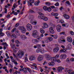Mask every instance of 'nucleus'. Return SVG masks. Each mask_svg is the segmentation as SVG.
<instances>
[{
	"mask_svg": "<svg viewBox=\"0 0 74 74\" xmlns=\"http://www.w3.org/2000/svg\"><path fill=\"white\" fill-rule=\"evenodd\" d=\"M38 13L40 15V19H43V20H44V21H48V18L44 16V14L40 12H38Z\"/></svg>",
	"mask_w": 74,
	"mask_h": 74,
	"instance_id": "nucleus-1",
	"label": "nucleus"
},
{
	"mask_svg": "<svg viewBox=\"0 0 74 74\" xmlns=\"http://www.w3.org/2000/svg\"><path fill=\"white\" fill-rule=\"evenodd\" d=\"M32 36L34 38H37L39 36L37 31L36 30H34L33 31Z\"/></svg>",
	"mask_w": 74,
	"mask_h": 74,
	"instance_id": "nucleus-2",
	"label": "nucleus"
},
{
	"mask_svg": "<svg viewBox=\"0 0 74 74\" xmlns=\"http://www.w3.org/2000/svg\"><path fill=\"white\" fill-rule=\"evenodd\" d=\"M24 55V52L23 51H19L17 53V56L18 58H21L22 57V56Z\"/></svg>",
	"mask_w": 74,
	"mask_h": 74,
	"instance_id": "nucleus-3",
	"label": "nucleus"
},
{
	"mask_svg": "<svg viewBox=\"0 0 74 74\" xmlns=\"http://www.w3.org/2000/svg\"><path fill=\"white\" fill-rule=\"evenodd\" d=\"M27 29L28 31H30L32 30V26L30 24H28L26 26Z\"/></svg>",
	"mask_w": 74,
	"mask_h": 74,
	"instance_id": "nucleus-4",
	"label": "nucleus"
},
{
	"mask_svg": "<svg viewBox=\"0 0 74 74\" xmlns=\"http://www.w3.org/2000/svg\"><path fill=\"white\" fill-rule=\"evenodd\" d=\"M49 31L51 34H54L55 33V31L53 30V28L52 27H50L49 29Z\"/></svg>",
	"mask_w": 74,
	"mask_h": 74,
	"instance_id": "nucleus-5",
	"label": "nucleus"
},
{
	"mask_svg": "<svg viewBox=\"0 0 74 74\" xmlns=\"http://www.w3.org/2000/svg\"><path fill=\"white\" fill-rule=\"evenodd\" d=\"M62 28H61V26L60 25H58L57 26L56 29L58 32H60V29Z\"/></svg>",
	"mask_w": 74,
	"mask_h": 74,
	"instance_id": "nucleus-6",
	"label": "nucleus"
},
{
	"mask_svg": "<svg viewBox=\"0 0 74 74\" xmlns=\"http://www.w3.org/2000/svg\"><path fill=\"white\" fill-rule=\"evenodd\" d=\"M47 60H49L50 59L51 60V56L49 55H47L45 56Z\"/></svg>",
	"mask_w": 74,
	"mask_h": 74,
	"instance_id": "nucleus-7",
	"label": "nucleus"
},
{
	"mask_svg": "<svg viewBox=\"0 0 74 74\" xmlns=\"http://www.w3.org/2000/svg\"><path fill=\"white\" fill-rule=\"evenodd\" d=\"M29 59L30 61H33V60H34L36 59V58L34 56H30Z\"/></svg>",
	"mask_w": 74,
	"mask_h": 74,
	"instance_id": "nucleus-8",
	"label": "nucleus"
},
{
	"mask_svg": "<svg viewBox=\"0 0 74 74\" xmlns=\"http://www.w3.org/2000/svg\"><path fill=\"white\" fill-rule=\"evenodd\" d=\"M64 69V68L62 67H59L58 68L57 70L59 72H60V73H61L62 71V70Z\"/></svg>",
	"mask_w": 74,
	"mask_h": 74,
	"instance_id": "nucleus-9",
	"label": "nucleus"
},
{
	"mask_svg": "<svg viewBox=\"0 0 74 74\" xmlns=\"http://www.w3.org/2000/svg\"><path fill=\"white\" fill-rule=\"evenodd\" d=\"M43 58L42 57V55H40L38 58V60L39 62H40L42 60Z\"/></svg>",
	"mask_w": 74,
	"mask_h": 74,
	"instance_id": "nucleus-10",
	"label": "nucleus"
},
{
	"mask_svg": "<svg viewBox=\"0 0 74 74\" xmlns=\"http://www.w3.org/2000/svg\"><path fill=\"white\" fill-rule=\"evenodd\" d=\"M59 50V49L58 47L54 48L53 49V52H58Z\"/></svg>",
	"mask_w": 74,
	"mask_h": 74,
	"instance_id": "nucleus-11",
	"label": "nucleus"
},
{
	"mask_svg": "<svg viewBox=\"0 0 74 74\" xmlns=\"http://www.w3.org/2000/svg\"><path fill=\"white\" fill-rule=\"evenodd\" d=\"M67 39L68 41L69 42H72V41H73L72 38H71V37H68L67 38Z\"/></svg>",
	"mask_w": 74,
	"mask_h": 74,
	"instance_id": "nucleus-12",
	"label": "nucleus"
},
{
	"mask_svg": "<svg viewBox=\"0 0 74 74\" xmlns=\"http://www.w3.org/2000/svg\"><path fill=\"white\" fill-rule=\"evenodd\" d=\"M63 16L65 19H69L70 18V16L67 14H64L63 15Z\"/></svg>",
	"mask_w": 74,
	"mask_h": 74,
	"instance_id": "nucleus-13",
	"label": "nucleus"
},
{
	"mask_svg": "<svg viewBox=\"0 0 74 74\" xmlns=\"http://www.w3.org/2000/svg\"><path fill=\"white\" fill-rule=\"evenodd\" d=\"M23 73L24 74H27L28 72L27 71V69L26 68H24L23 69Z\"/></svg>",
	"mask_w": 74,
	"mask_h": 74,
	"instance_id": "nucleus-14",
	"label": "nucleus"
},
{
	"mask_svg": "<svg viewBox=\"0 0 74 74\" xmlns=\"http://www.w3.org/2000/svg\"><path fill=\"white\" fill-rule=\"evenodd\" d=\"M51 61H53L54 62H56V58L55 57H52L51 58Z\"/></svg>",
	"mask_w": 74,
	"mask_h": 74,
	"instance_id": "nucleus-15",
	"label": "nucleus"
},
{
	"mask_svg": "<svg viewBox=\"0 0 74 74\" xmlns=\"http://www.w3.org/2000/svg\"><path fill=\"white\" fill-rule=\"evenodd\" d=\"M49 66H54L55 65V63L53 62H49L48 63Z\"/></svg>",
	"mask_w": 74,
	"mask_h": 74,
	"instance_id": "nucleus-16",
	"label": "nucleus"
},
{
	"mask_svg": "<svg viewBox=\"0 0 74 74\" xmlns=\"http://www.w3.org/2000/svg\"><path fill=\"white\" fill-rule=\"evenodd\" d=\"M2 31H3V29H1L0 30V35H1V37H2L3 36H4V34L2 32ZM2 34V35H1Z\"/></svg>",
	"mask_w": 74,
	"mask_h": 74,
	"instance_id": "nucleus-17",
	"label": "nucleus"
},
{
	"mask_svg": "<svg viewBox=\"0 0 74 74\" xmlns=\"http://www.w3.org/2000/svg\"><path fill=\"white\" fill-rule=\"evenodd\" d=\"M72 48V46H71V45L69 44L67 46V49H71Z\"/></svg>",
	"mask_w": 74,
	"mask_h": 74,
	"instance_id": "nucleus-18",
	"label": "nucleus"
},
{
	"mask_svg": "<svg viewBox=\"0 0 74 74\" xmlns=\"http://www.w3.org/2000/svg\"><path fill=\"white\" fill-rule=\"evenodd\" d=\"M15 33L16 35L17 36H20V34L19 33V32L18 30L17 29H16V32H15Z\"/></svg>",
	"mask_w": 74,
	"mask_h": 74,
	"instance_id": "nucleus-19",
	"label": "nucleus"
},
{
	"mask_svg": "<svg viewBox=\"0 0 74 74\" xmlns=\"http://www.w3.org/2000/svg\"><path fill=\"white\" fill-rule=\"evenodd\" d=\"M40 32L42 34H44V33H45V31L42 28L40 29Z\"/></svg>",
	"mask_w": 74,
	"mask_h": 74,
	"instance_id": "nucleus-20",
	"label": "nucleus"
},
{
	"mask_svg": "<svg viewBox=\"0 0 74 74\" xmlns=\"http://www.w3.org/2000/svg\"><path fill=\"white\" fill-rule=\"evenodd\" d=\"M43 25L44 27L45 28H48V25L47 24V23H44Z\"/></svg>",
	"mask_w": 74,
	"mask_h": 74,
	"instance_id": "nucleus-21",
	"label": "nucleus"
},
{
	"mask_svg": "<svg viewBox=\"0 0 74 74\" xmlns=\"http://www.w3.org/2000/svg\"><path fill=\"white\" fill-rule=\"evenodd\" d=\"M25 27H24L22 26H19L18 27V29H19V30H22Z\"/></svg>",
	"mask_w": 74,
	"mask_h": 74,
	"instance_id": "nucleus-22",
	"label": "nucleus"
},
{
	"mask_svg": "<svg viewBox=\"0 0 74 74\" xmlns=\"http://www.w3.org/2000/svg\"><path fill=\"white\" fill-rule=\"evenodd\" d=\"M40 2V1L38 0V1L34 3V5H38Z\"/></svg>",
	"mask_w": 74,
	"mask_h": 74,
	"instance_id": "nucleus-23",
	"label": "nucleus"
},
{
	"mask_svg": "<svg viewBox=\"0 0 74 74\" xmlns=\"http://www.w3.org/2000/svg\"><path fill=\"white\" fill-rule=\"evenodd\" d=\"M21 30V32L22 33H23V34H24V33H26V29H25V28Z\"/></svg>",
	"mask_w": 74,
	"mask_h": 74,
	"instance_id": "nucleus-24",
	"label": "nucleus"
},
{
	"mask_svg": "<svg viewBox=\"0 0 74 74\" xmlns=\"http://www.w3.org/2000/svg\"><path fill=\"white\" fill-rule=\"evenodd\" d=\"M29 19H33L34 18V16L32 15H30L29 16Z\"/></svg>",
	"mask_w": 74,
	"mask_h": 74,
	"instance_id": "nucleus-25",
	"label": "nucleus"
},
{
	"mask_svg": "<svg viewBox=\"0 0 74 74\" xmlns=\"http://www.w3.org/2000/svg\"><path fill=\"white\" fill-rule=\"evenodd\" d=\"M21 37L22 39H23L24 38L25 39V38H26V37L24 35H22Z\"/></svg>",
	"mask_w": 74,
	"mask_h": 74,
	"instance_id": "nucleus-26",
	"label": "nucleus"
},
{
	"mask_svg": "<svg viewBox=\"0 0 74 74\" xmlns=\"http://www.w3.org/2000/svg\"><path fill=\"white\" fill-rule=\"evenodd\" d=\"M65 51H66V50H65V49H61L60 51V52L61 53H62V52H65Z\"/></svg>",
	"mask_w": 74,
	"mask_h": 74,
	"instance_id": "nucleus-27",
	"label": "nucleus"
},
{
	"mask_svg": "<svg viewBox=\"0 0 74 74\" xmlns=\"http://www.w3.org/2000/svg\"><path fill=\"white\" fill-rule=\"evenodd\" d=\"M43 10H45V11H47V9H48V7L47 6H45L43 7Z\"/></svg>",
	"mask_w": 74,
	"mask_h": 74,
	"instance_id": "nucleus-28",
	"label": "nucleus"
},
{
	"mask_svg": "<svg viewBox=\"0 0 74 74\" xmlns=\"http://www.w3.org/2000/svg\"><path fill=\"white\" fill-rule=\"evenodd\" d=\"M67 56L66 54H64L62 56H61V57H62V58L63 59H65L66 58Z\"/></svg>",
	"mask_w": 74,
	"mask_h": 74,
	"instance_id": "nucleus-29",
	"label": "nucleus"
},
{
	"mask_svg": "<svg viewBox=\"0 0 74 74\" xmlns=\"http://www.w3.org/2000/svg\"><path fill=\"white\" fill-rule=\"evenodd\" d=\"M52 10V9L49 7L47 8V11H49V12L51 11Z\"/></svg>",
	"mask_w": 74,
	"mask_h": 74,
	"instance_id": "nucleus-30",
	"label": "nucleus"
},
{
	"mask_svg": "<svg viewBox=\"0 0 74 74\" xmlns=\"http://www.w3.org/2000/svg\"><path fill=\"white\" fill-rule=\"evenodd\" d=\"M48 40H49V41L51 42V41H52V40H53V38L52 37H49L48 38Z\"/></svg>",
	"mask_w": 74,
	"mask_h": 74,
	"instance_id": "nucleus-31",
	"label": "nucleus"
},
{
	"mask_svg": "<svg viewBox=\"0 0 74 74\" xmlns=\"http://www.w3.org/2000/svg\"><path fill=\"white\" fill-rule=\"evenodd\" d=\"M11 37H13L14 38H16V35L15 34H13L12 35H11L10 36Z\"/></svg>",
	"mask_w": 74,
	"mask_h": 74,
	"instance_id": "nucleus-32",
	"label": "nucleus"
},
{
	"mask_svg": "<svg viewBox=\"0 0 74 74\" xmlns=\"http://www.w3.org/2000/svg\"><path fill=\"white\" fill-rule=\"evenodd\" d=\"M45 4H46V5H47L48 6H49L51 4L50 3L46 2L45 3Z\"/></svg>",
	"mask_w": 74,
	"mask_h": 74,
	"instance_id": "nucleus-33",
	"label": "nucleus"
},
{
	"mask_svg": "<svg viewBox=\"0 0 74 74\" xmlns=\"http://www.w3.org/2000/svg\"><path fill=\"white\" fill-rule=\"evenodd\" d=\"M7 36H11V34H10V32L9 31H7L6 33Z\"/></svg>",
	"mask_w": 74,
	"mask_h": 74,
	"instance_id": "nucleus-34",
	"label": "nucleus"
},
{
	"mask_svg": "<svg viewBox=\"0 0 74 74\" xmlns=\"http://www.w3.org/2000/svg\"><path fill=\"white\" fill-rule=\"evenodd\" d=\"M32 66H33V67H34L36 69H37V65H36V64H32Z\"/></svg>",
	"mask_w": 74,
	"mask_h": 74,
	"instance_id": "nucleus-35",
	"label": "nucleus"
},
{
	"mask_svg": "<svg viewBox=\"0 0 74 74\" xmlns=\"http://www.w3.org/2000/svg\"><path fill=\"white\" fill-rule=\"evenodd\" d=\"M29 12H30V13H35V12L34 11L32 10H30Z\"/></svg>",
	"mask_w": 74,
	"mask_h": 74,
	"instance_id": "nucleus-36",
	"label": "nucleus"
},
{
	"mask_svg": "<svg viewBox=\"0 0 74 74\" xmlns=\"http://www.w3.org/2000/svg\"><path fill=\"white\" fill-rule=\"evenodd\" d=\"M13 62V63H14V64H16V65H17V64H18V63H17V62H16V61L14 60L13 61H12V62Z\"/></svg>",
	"mask_w": 74,
	"mask_h": 74,
	"instance_id": "nucleus-37",
	"label": "nucleus"
},
{
	"mask_svg": "<svg viewBox=\"0 0 74 74\" xmlns=\"http://www.w3.org/2000/svg\"><path fill=\"white\" fill-rule=\"evenodd\" d=\"M30 3H34V0H29Z\"/></svg>",
	"mask_w": 74,
	"mask_h": 74,
	"instance_id": "nucleus-38",
	"label": "nucleus"
},
{
	"mask_svg": "<svg viewBox=\"0 0 74 74\" xmlns=\"http://www.w3.org/2000/svg\"><path fill=\"white\" fill-rule=\"evenodd\" d=\"M40 50V52H43L44 50V49L42 48H40L39 49Z\"/></svg>",
	"mask_w": 74,
	"mask_h": 74,
	"instance_id": "nucleus-39",
	"label": "nucleus"
},
{
	"mask_svg": "<svg viewBox=\"0 0 74 74\" xmlns=\"http://www.w3.org/2000/svg\"><path fill=\"white\" fill-rule=\"evenodd\" d=\"M17 29H16V28H13L12 29V30L11 31L12 32H15H15H16V30Z\"/></svg>",
	"mask_w": 74,
	"mask_h": 74,
	"instance_id": "nucleus-40",
	"label": "nucleus"
},
{
	"mask_svg": "<svg viewBox=\"0 0 74 74\" xmlns=\"http://www.w3.org/2000/svg\"><path fill=\"white\" fill-rule=\"evenodd\" d=\"M36 46L37 48H41V45L40 44L36 45Z\"/></svg>",
	"mask_w": 74,
	"mask_h": 74,
	"instance_id": "nucleus-41",
	"label": "nucleus"
},
{
	"mask_svg": "<svg viewBox=\"0 0 74 74\" xmlns=\"http://www.w3.org/2000/svg\"><path fill=\"white\" fill-rule=\"evenodd\" d=\"M40 38H38L36 39H35V42H38V41L40 40Z\"/></svg>",
	"mask_w": 74,
	"mask_h": 74,
	"instance_id": "nucleus-42",
	"label": "nucleus"
},
{
	"mask_svg": "<svg viewBox=\"0 0 74 74\" xmlns=\"http://www.w3.org/2000/svg\"><path fill=\"white\" fill-rule=\"evenodd\" d=\"M26 69H27V70L29 72H31V71H32L31 70H30V68H26Z\"/></svg>",
	"mask_w": 74,
	"mask_h": 74,
	"instance_id": "nucleus-43",
	"label": "nucleus"
},
{
	"mask_svg": "<svg viewBox=\"0 0 74 74\" xmlns=\"http://www.w3.org/2000/svg\"><path fill=\"white\" fill-rule=\"evenodd\" d=\"M56 6H59V3L58 2H57L56 4H54Z\"/></svg>",
	"mask_w": 74,
	"mask_h": 74,
	"instance_id": "nucleus-44",
	"label": "nucleus"
},
{
	"mask_svg": "<svg viewBox=\"0 0 74 74\" xmlns=\"http://www.w3.org/2000/svg\"><path fill=\"white\" fill-rule=\"evenodd\" d=\"M32 25H37V22L34 21L33 23L32 24Z\"/></svg>",
	"mask_w": 74,
	"mask_h": 74,
	"instance_id": "nucleus-45",
	"label": "nucleus"
},
{
	"mask_svg": "<svg viewBox=\"0 0 74 74\" xmlns=\"http://www.w3.org/2000/svg\"><path fill=\"white\" fill-rule=\"evenodd\" d=\"M40 52V49H38L36 50V52L37 53H38Z\"/></svg>",
	"mask_w": 74,
	"mask_h": 74,
	"instance_id": "nucleus-46",
	"label": "nucleus"
},
{
	"mask_svg": "<svg viewBox=\"0 0 74 74\" xmlns=\"http://www.w3.org/2000/svg\"><path fill=\"white\" fill-rule=\"evenodd\" d=\"M53 38H55V39H57V38H58V36L57 35H55Z\"/></svg>",
	"mask_w": 74,
	"mask_h": 74,
	"instance_id": "nucleus-47",
	"label": "nucleus"
},
{
	"mask_svg": "<svg viewBox=\"0 0 74 74\" xmlns=\"http://www.w3.org/2000/svg\"><path fill=\"white\" fill-rule=\"evenodd\" d=\"M67 71L68 72L69 74H70V73L72 72L71 71H72L71 69H70L69 70H68Z\"/></svg>",
	"mask_w": 74,
	"mask_h": 74,
	"instance_id": "nucleus-48",
	"label": "nucleus"
},
{
	"mask_svg": "<svg viewBox=\"0 0 74 74\" xmlns=\"http://www.w3.org/2000/svg\"><path fill=\"white\" fill-rule=\"evenodd\" d=\"M64 37L63 36H62L60 38V41H62L63 40H64Z\"/></svg>",
	"mask_w": 74,
	"mask_h": 74,
	"instance_id": "nucleus-49",
	"label": "nucleus"
},
{
	"mask_svg": "<svg viewBox=\"0 0 74 74\" xmlns=\"http://www.w3.org/2000/svg\"><path fill=\"white\" fill-rule=\"evenodd\" d=\"M4 10H5L4 13L5 14H6V13L7 12V9L5 8Z\"/></svg>",
	"mask_w": 74,
	"mask_h": 74,
	"instance_id": "nucleus-50",
	"label": "nucleus"
},
{
	"mask_svg": "<svg viewBox=\"0 0 74 74\" xmlns=\"http://www.w3.org/2000/svg\"><path fill=\"white\" fill-rule=\"evenodd\" d=\"M66 3L67 4H68V5H70V2L69 1H67L66 2Z\"/></svg>",
	"mask_w": 74,
	"mask_h": 74,
	"instance_id": "nucleus-51",
	"label": "nucleus"
},
{
	"mask_svg": "<svg viewBox=\"0 0 74 74\" xmlns=\"http://www.w3.org/2000/svg\"><path fill=\"white\" fill-rule=\"evenodd\" d=\"M60 34L61 35H62V34H63V35H64L65 34V32H60Z\"/></svg>",
	"mask_w": 74,
	"mask_h": 74,
	"instance_id": "nucleus-52",
	"label": "nucleus"
},
{
	"mask_svg": "<svg viewBox=\"0 0 74 74\" xmlns=\"http://www.w3.org/2000/svg\"><path fill=\"white\" fill-rule=\"evenodd\" d=\"M15 42L16 44H19V43H20V42H19V41L17 40H16Z\"/></svg>",
	"mask_w": 74,
	"mask_h": 74,
	"instance_id": "nucleus-53",
	"label": "nucleus"
},
{
	"mask_svg": "<svg viewBox=\"0 0 74 74\" xmlns=\"http://www.w3.org/2000/svg\"><path fill=\"white\" fill-rule=\"evenodd\" d=\"M25 62H27V57H25Z\"/></svg>",
	"mask_w": 74,
	"mask_h": 74,
	"instance_id": "nucleus-54",
	"label": "nucleus"
},
{
	"mask_svg": "<svg viewBox=\"0 0 74 74\" xmlns=\"http://www.w3.org/2000/svg\"><path fill=\"white\" fill-rule=\"evenodd\" d=\"M18 26H19V23H17L15 25V27H18Z\"/></svg>",
	"mask_w": 74,
	"mask_h": 74,
	"instance_id": "nucleus-55",
	"label": "nucleus"
},
{
	"mask_svg": "<svg viewBox=\"0 0 74 74\" xmlns=\"http://www.w3.org/2000/svg\"><path fill=\"white\" fill-rule=\"evenodd\" d=\"M34 22V21H33V20L31 19L30 21V23L31 24H32V23H33Z\"/></svg>",
	"mask_w": 74,
	"mask_h": 74,
	"instance_id": "nucleus-56",
	"label": "nucleus"
},
{
	"mask_svg": "<svg viewBox=\"0 0 74 74\" xmlns=\"http://www.w3.org/2000/svg\"><path fill=\"white\" fill-rule=\"evenodd\" d=\"M45 71L46 74H48V73H49V71H48V70H47V69H46Z\"/></svg>",
	"mask_w": 74,
	"mask_h": 74,
	"instance_id": "nucleus-57",
	"label": "nucleus"
},
{
	"mask_svg": "<svg viewBox=\"0 0 74 74\" xmlns=\"http://www.w3.org/2000/svg\"><path fill=\"white\" fill-rule=\"evenodd\" d=\"M58 15H59V14L58 13H55L54 14L55 16H58Z\"/></svg>",
	"mask_w": 74,
	"mask_h": 74,
	"instance_id": "nucleus-58",
	"label": "nucleus"
},
{
	"mask_svg": "<svg viewBox=\"0 0 74 74\" xmlns=\"http://www.w3.org/2000/svg\"><path fill=\"white\" fill-rule=\"evenodd\" d=\"M56 62H58V63H60V61L59 60H56Z\"/></svg>",
	"mask_w": 74,
	"mask_h": 74,
	"instance_id": "nucleus-59",
	"label": "nucleus"
},
{
	"mask_svg": "<svg viewBox=\"0 0 74 74\" xmlns=\"http://www.w3.org/2000/svg\"><path fill=\"white\" fill-rule=\"evenodd\" d=\"M48 40H49L48 38H47L46 40L45 41V42L46 43H48V42H49V41H48Z\"/></svg>",
	"mask_w": 74,
	"mask_h": 74,
	"instance_id": "nucleus-60",
	"label": "nucleus"
},
{
	"mask_svg": "<svg viewBox=\"0 0 74 74\" xmlns=\"http://www.w3.org/2000/svg\"><path fill=\"white\" fill-rule=\"evenodd\" d=\"M32 42H33V43H34V42H36V39H33L32 40Z\"/></svg>",
	"mask_w": 74,
	"mask_h": 74,
	"instance_id": "nucleus-61",
	"label": "nucleus"
},
{
	"mask_svg": "<svg viewBox=\"0 0 74 74\" xmlns=\"http://www.w3.org/2000/svg\"><path fill=\"white\" fill-rule=\"evenodd\" d=\"M70 34H71V35H73L74 34V32L73 31H71L70 32Z\"/></svg>",
	"mask_w": 74,
	"mask_h": 74,
	"instance_id": "nucleus-62",
	"label": "nucleus"
},
{
	"mask_svg": "<svg viewBox=\"0 0 74 74\" xmlns=\"http://www.w3.org/2000/svg\"><path fill=\"white\" fill-rule=\"evenodd\" d=\"M61 42H65L66 41L64 39H63V40H61Z\"/></svg>",
	"mask_w": 74,
	"mask_h": 74,
	"instance_id": "nucleus-63",
	"label": "nucleus"
},
{
	"mask_svg": "<svg viewBox=\"0 0 74 74\" xmlns=\"http://www.w3.org/2000/svg\"><path fill=\"white\" fill-rule=\"evenodd\" d=\"M17 73H18V71H17L16 70L15 71V72L14 73V74H17Z\"/></svg>",
	"mask_w": 74,
	"mask_h": 74,
	"instance_id": "nucleus-64",
	"label": "nucleus"
}]
</instances>
